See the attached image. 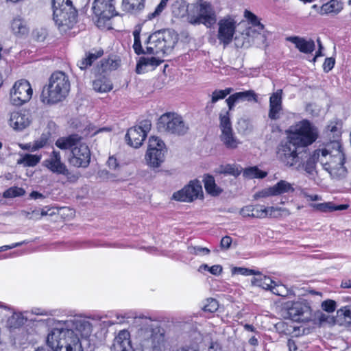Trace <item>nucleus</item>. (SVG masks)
<instances>
[{"mask_svg": "<svg viewBox=\"0 0 351 351\" xmlns=\"http://www.w3.org/2000/svg\"><path fill=\"white\" fill-rule=\"evenodd\" d=\"M76 16L71 0H53V19L61 32H66L73 27Z\"/></svg>", "mask_w": 351, "mask_h": 351, "instance_id": "423d86ee", "label": "nucleus"}, {"mask_svg": "<svg viewBox=\"0 0 351 351\" xmlns=\"http://www.w3.org/2000/svg\"><path fill=\"white\" fill-rule=\"evenodd\" d=\"M287 139L300 147L313 144L318 138L317 128L308 120L295 123L287 130Z\"/></svg>", "mask_w": 351, "mask_h": 351, "instance_id": "39448f33", "label": "nucleus"}, {"mask_svg": "<svg viewBox=\"0 0 351 351\" xmlns=\"http://www.w3.org/2000/svg\"><path fill=\"white\" fill-rule=\"evenodd\" d=\"M286 40L293 43L296 49L305 54L311 53L315 49V42L311 38L294 36L287 37Z\"/></svg>", "mask_w": 351, "mask_h": 351, "instance_id": "a878e982", "label": "nucleus"}, {"mask_svg": "<svg viewBox=\"0 0 351 351\" xmlns=\"http://www.w3.org/2000/svg\"><path fill=\"white\" fill-rule=\"evenodd\" d=\"M342 10V4L338 0H331L322 6V12L328 13H338Z\"/></svg>", "mask_w": 351, "mask_h": 351, "instance_id": "a18cd8bd", "label": "nucleus"}, {"mask_svg": "<svg viewBox=\"0 0 351 351\" xmlns=\"http://www.w3.org/2000/svg\"><path fill=\"white\" fill-rule=\"evenodd\" d=\"M145 0H123V10L129 12H136L144 8Z\"/></svg>", "mask_w": 351, "mask_h": 351, "instance_id": "79ce46f5", "label": "nucleus"}, {"mask_svg": "<svg viewBox=\"0 0 351 351\" xmlns=\"http://www.w3.org/2000/svg\"><path fill=\"white\" fill-rule=\"evenodd\" d=\"M32 121V114L25 109L11 112L8 119L9 125L15 131L23 130L29 126Z\"/></svg>", "mask_w": 351, "mask_h": 351, "instance_id": "412c9836", "label": "nucleus"}, {"mask_svg": "<svg viewBox=\"0 0 351 351\" xmlns=\"http://www.w3.org/2000/svg\"><path fill=\"white\" fill-rule=\"evenodd\" d=\"M322 309L328 313H332L336 309V302L332 300L324 301L321 305Z\"/></svg>", "mask_w": 351, "mask_h": 351, "instance_id": "bf43d9fd", "label": "nucleus"}, {"mask_svg": "<svg viewBox=\"0 0 351 351\" xmlns=\"http://www.w3.org/2000/svg\"><path fill=\"white\" fill-rule=\"evenodd\" d=\"M217 21L216 11L210 3L199 0L191 4V12L188 16V23L191 25H204L211 28Z\"/></svg>", "mask_w": 351, "mask_h": 351, "instance_id": "0eeeda50", "label": "nucleus"}, {"mask_svg": "<svg viewBox=\"0 0 351 351\" xmlns=\"http://www.w3.org/2000/svg\"><path fill=\"white\" fill-rule=\"evenodd\" d=\"M190 252L195 255H208L210 253V250L207 247H195L191 248Z\"/></svg>", "mask_w": 351, "mask_h": 351, "instance_id": "680f3d73", "label": "nucleus"}, {"mask_svg": "<svg viewBox=\"0 0 351 351\" xmlns=\"http://www.w3.org/2000/svg\"><path fill=\"white\" fill-rule=\"evenodd\" d=\"M222 267L220 265H215L209 267L206 264H202L198 268V271L202 272L204 270H208L210 274L215 276H219L222 272Z\"/></svg>", "mask_w": 351, "mask_h": 351, "instance_id": "603ef678", "label": "nucleus"}, {"mask_svg": "<svg viewBox=\"0 0 351 351\" xmlns=\"http://www.w3.org/2000/svg\"><path fill=\"white\" fill-rule=\"evenodd\" d=\"M335 65V59L332 58H326L324 64L323 68L324 70L326 72L330 71Z\"/></svg>", "mask_w": 351, "mask_h": 351, "instance_id": "69168bd1", "label": "nucleus"}, {"mask_svg": "<svg viewBox=\"0 0 351 351\" xmlns=\"http://www.w3.org/2000/svg\"><path fill=\"white\" fill-rule=\"evenodd\" d=\"M202 195L203 191L200 182L193 180L182 189L174 193L173 198L177 201L191 202Z\"/></svg>", "mask_w": 351, "mask_h": 351, "instance_id": "6ab92c4d", "label": "nucleus"}, {"mask_svg": "<svg viewBox=\"0 0 351 351\" xmlns=\"http://www.w3.org/2000/svg\"><path fill=\"white\" fill-rule=\"evenodd\" d=\"M219 308L218 302L213 298H208L205 300L202 309L205 312L214 313Z\"/></svg>", "mask_w": 351, "mask_h": 351, "instance_id": "8fccbe9b", "label": "nucleus"}, {"mask_svg": "<svg viewBox=\"0 0 351 351\" xmlns=\"http://www.w3.org/2000/svg\"><path fill=\"white\" fill-rule=\"evenodd\" d=\"M93 88L98 93H107L112 90V84L108 78L99 76L93 82Z\"/></svg>", "mask_w": 351, "mask_h": 351, "instance_id": "e433bc0d", "label": "nucleus"}, {"mask_svg": "<svg viewBox=\"0 0 351 351\" xmlns=\"http://www.w3.org/2000/svg\"><path fill=\"white\" fill-rule=\"evenodd\" d=\"M251 280V283L253 286L260 287L266 290H271L273 283V281L269 277L262 275L258 271V275H254Z\"/></svg>", "mask_w": 351, "mask_h": 351, "instance_id": "f704fd0d", "label": "nucleus"}, {"mask_svg": "<svg viewBox=\"0 0 351 351\" xmlns=\"http://www.w3.org/2000/svg\"><path fill=\"white\" fill-rule=\"evenodd\" d=\"M287 316L293 322L307 323L313 319V309L311 303L304 298L296 301H289L284 304Z\"/></svg>", "mask_w": 351, "mask_h": 351, "instance_id": "1a4fd4ad", "label": "nucleus"}, {"mask_svg": "<svg viewBox=\"0 0 351 351\" xmlns=\"http://www.w3.org/2000/svg\"><path fill=\"white\" fill-rule=\"evenodd\" d=\"M164 54L156 55L157 57H141L136 65V73L138 74L154 69L162 60L161 56Z\"/></svg>", "mask_w": 351, "mask_h": 351, "instance_id": "bb28decb", "label": "nucleus"}, {"mask_svg": "<svg viewBox=\"0 0 351 351\" xmlns=\"http://www.w3.org/2000/svg\"><path fill=\"white\" fill-rule=\"evenodd\" d=\"M112 351H132L130 340V333L125 330L120 331L114 338Z\"/></svg>", "mask_w": 351, "mask_h": 351, "instance_id": "cd10ccee", "label": "nucleus"}, {"mask_svg": "<svg viewBox=\"0 0 351 351\" xmlns=\"http://www.w3.org/2000/svg\"><path fill=\"white\" fill-rule=\"evenodd\" d=\"M264 205H247L241 208L239 213L243 217L264 218Z\"/></svg>", "mask_w": 351, "mask_h": 351, "instance_id": "c756f323", "label": "nucleus"}, {"mask_svg": "<svg viewBox=\"0 0 351 351\" xmlns=\"http://www.w3.org/2000/svg\"><path fill=\"white\" fill-rule=\"evenodd\" d=\"M321 152L322 147L317 148L315 150H314L309 155V157L302 165L306 176L310 180H314L315 182H317L316 178L317 177L316 164L317 162H319L321 164Z\"/></svg>", "mask_w": 351, "mask_h": 351, "instance_id": "5701e85b", "label": "nucleus"}, {"mask_svg": "<svg viewBox=\"0 0 351 351\" xmlns=\"http://www.w3.org/2000/svg\"><path fill=\"white\" fill-rule=\"evenodd\" d=\"M227 105L228 106V112H230V110H232L233 107L234 106L235 104L238 103V99L234 94L231 95L228 99L226 100ZM223 111H227L226 110H223Z\"/></svg>", "mask_w": 351, "mask_h": 351, "instance_id": "e2e57ef3", "label": "nucleus"}, {"mask_svg": "<svg viewBox=\"0 0 351 351\" xmlns=\"http://www.w3.org/2000/svg\"><path fill=\"white\" fill-rule=\"evenodd\" d=\"M33 90L30 84L25 80L15 82L10 91V101L13 105L21 106L29 101Z\"/></svg>", "mask_w": 351, "mask_h": 351, "instance_id": "f3484780", "label": "nucleus"}, {"mask_svg": "<svg viewBox=\"0 0 351 351\" xmlns=\"http://www.w3.org/2000/svg\"><path fill=\"white\" fill-rule=\"evenodd\" d=\"M239 102L240 101H257V96L254 90H249L243 92H238L235 93Z\"/></svg>", "mask_w": 351, "mask_h": 351, "instance_id": "de8ad7c7", "label": "nucleus"}, {"mask_svg": "<svg viewBox=\"0 0 351 351\" xmlns=\"http://www.w3.org/2000/svg\"><path fill=\"white\" fill-rule=\"evenodd\" d=\"M103 55V51L101 49L99 50H93L86 55L89 60L91 61V64L95 61L97 58L101 57Z\"/></svg>", "mask_w": 351, "mask_h": 351, "instance_id": "0e129e2a", "label": "nucleus"}, {"mask_svg": "<svg viewBox=\"0 0 351 351\" xmlns=\"http://www.w3.org/2000/svg\"><path fill=\"white\" fill-rule=\"evenodd\" d=\"M243 177L248 179H263L267 176V172L260 169L257 166L245 168L243 171Z\"/></svg>", "mask_w": 351, "mask_h": 351, "instance_id": "ea45409f", "label": "nucleus"}, {"mask_svg": "<svg viewBox=\"0 0 351 351\" xmlns=\"http://www.w3.org/2000/svg\"><path fill=\"white\" fill-rule=\"evenodd\" d=\"M80 140L81 138L78 135L74 134L60 138L56 141L55 144L60 149H71V151L72 148L75 147Z\"/></svg>", "mask_w": 351, "mask_h": 351, "instance_id": "7c9ffc66", "label": "nucleus"}, {"mask_svg": "<svg viewBox=\"0 0 351 351\" xmlns=\"http://www.w3.org/2000/svg\"><path fill=\"white\" fill-rule=\"evenodd\" d=\"M219 118L221 142L228 149L237 148L241 143L233 131L229 112L221 110Z\"/></svg>", "mask_w": 351, "mask_h": 351, "instance_id": "2eb2a0df", "label": "nucleus"}, {"mask_svg": "<svg viewBox=\"0 0 351 351\" xmlns=\"http://www.w3.org/2000/svg\"><path fill=\"white\" fill-rule=\"evenodd\" d=\"M246 21L240 23L242 26H250L254 29L264 31L265 26L263 25L259 19L252 12L245 10L243 14Z\"/></svg>", "mask_w": 351, "mask_h": 351, "instance_id": "2f4dec72", "label": "nucleus"}, {"mask_svg": "<svg viewBox=\"0 0 351 351\" xmlns=\"http://www.w3.org/2000/svg\"><path fill=\"white\" fill-rule=\"evenodd\" d=\"M10 29L16 36H22L28 32L26 23L21 17H15L12 19L10 23Z\"/></svg>", "mask_w": 351, "mask_h": 351, "instance_id": "473e14b6", "label": "nucleus"}, {"mask_svg": "<svg viewBox=\"0 0 351 351\" xmlns=\"http://www.w3.org/2000/svg\"><path fill=\"white\" fill-rule=\"evenodd\" d=\"M158 128L160 132L178 135L185 134L189 129L182 117L175 112L161 115L158 121Z\"/></svg>", "mask_w": 351, "mask_h": 351, "instance_id": "4468645a", "label": "nucleus"}, {"mask_svg": "<svg viewBox=\"0 0 351 351\" xmlns=\"http://www.w3.org/2000/svg\"><path fill=\"white\" fill-rule=\"evenodd\" d=\"M232 274H240L242 276H251V275H258V271L250 269L245 267H233L232 269Z\"/></svg>", "mask_w": 351, "mask_h": 351, "instance_id": "6e6d98bb", "label": "nucleus"}, {"mask_svg": "<svg viewBox=\"0 0 351 351\" xmlns=\"http://www.w3.org/2000/svg\"><path fill=\"white\" fill-rule=\"evenodd\" d=\"M310 322L319 326L324 324H333L335 323V318L330 315H326L322 311L313 312V319Z\"/></svg>", "mask_w": 351, "mask_h": 351, "instance_id": "58836bf2", "label": "nucleus"}, {"mask_svg": "<svg viewBox=\"0 0 351 351\" xmlns=\"http://www.w3.org/2000/svg\"><path fill=\"white\" fill-rule=\"evenodd\" d=\"M49 139V134H43L39 138L35 140L32 145H29L31 152H35L44 147L48 143Z\"/></svg>", "mask_w": 351, "mask_h": 351, "instance_id": "49530a36", "label": "nucleus"}, {"mask_svg": "<svg viewBox=\"0 0 351 351\" xmlns=\"http://www.w3.org/2000/svg\"><path fill=\"white\" fill-rule=\"evenodd\" d=\"M321 156V165L331 178L341 180L346 177L345 154L339 141H332L322 147Z\"/></svg>", "mask_w": 351, "mask_h": 351, "instance_id": "f03ea898", "label": "nucleus"}, {"mask_svg": "<svg viewBox=\"0 0 351 351\" xmlns=\"http://www.w3.org/2000/svg\"><path fill=\"white\" fill-rule=\"evenodd\" d=\"M298 145H293L290 141L282 143L277 152L278 158L286 167H295L298 162Z\"/></svg>", "mask_w": 351, "mask_h": 351, "instance_id": "aec40b11", "label": "nucleus"}, {"mask_svg": "<svg viewBox=\"0 0 351 351\" xmlns=\"http://www.w3.org/2000/svg\"><path fill=\"white\" fill-rule=\"evenodd\" d=\"M171 14L177 19L185 18L188 22V16L191 12V4L184 0L176 1L171 6Z\"/></svg>", "mask_w": 351, "mask_h": 351, "instance_id": "c85d7f7f", "label": "nucleus"}, {"mask_svg": "<svg viewBox=\"0 0 351 351\" xmlns=\"http://www.w3.org/2000/svg\"><path fill=\"white\" fill-rule=\"evenodd\" d=\"M70 86L69 77L64 72H54L51 75L48 84L43 88L40 100L47 105L58 104L66 97Z\"/></svg>", "mask_w": 351, "mask_h": 351, "instance_id": "7ed1b4c3", "label": "nucleus"}, {"mask_svg": "<svg viewBox=\"0 0 351 351\" xmlns=\"http://www.w3.org/2000/svg\"><path fill=\"white\" fill-rule=\"evenodd\" d=\"M90 161V151L87 145L81 140L72 148L69 162L75 167H86Z\"/></svg>", "mask_w": 351, "mask_h": 351, "instance_id": "a211bd4d", "label": "nucleus"}, {"mask_svg": "<svg viewBox=\"0 0 351 351\" xmlns=\"http://www.w3.org/2000/svg\"><path fill=\"white\" fill-rule=\"evenodd\" d=\"M217 25V38L220 43L226 47L232 41L234 42V36L241 26L240 23H238L237 16L227 14L223 16L219 20Z\"/></svg>", "mask_w": 351, "mask_h": 351, "instance_id": "ddd939ff", "label": "nucleus"}, {"mask_svg": "<svg viewBox=\"0 0 351 351\" xmlns=\"http://www.w3.org/2000/svg\"><path fill=\"white\" fill-rule=\"evenodd\" d=\"M8 323L10 327L17 328L24 324V318L19 313H13L8 319Z\"/></svg>", "mask_w": 351, "mask_h": 351, "instance_id": "864d4df0", "label": "nucleus"}, {"mask_svg": "<svg viewBox=\"0 0 351 351\" xmlns=\"http://www.w3.org/2000/svg\"><path fill=\"white\" fill-rule=\"evenodd\" d=\"M311 206L321 212H331L335 210H342L347 209L349 206L348 204H341L336 206L332 202H324L319 204H312Z\"/></svg>", "mask_w": 351, "mask_h": 351, "instance_id": "c9c22d12", "label": "nucleus"}, {"mask_svg": "<svg viewBox=\"0 0 351 351\" xmlns=\"http://www.w3.org/2000/svg\"><path fill=\"white\" fill-rule=\"evenodd\" d=\"M210 97V102L208 104V106H209V104L213 105L214 104L217 102L219 100L224 99L222 91H221V90H215L211 93ZM210 107L213 108V106H211Z\"/></svg>", "mask_w": 351, "mask_h": 351, "instance_id": "052dcab7", "label": "nucleus"}, {"mask_svg": "<svg viewBox=\"0 0 351 351\" xmlns=\"http://www.w3.org/2000/svg\"><path fill=\"white\" fill-rule=\"evenodd\" d=\"M61 324L62 327L73 326L82 337H88L92 332V326L90 322L82 318L74 317Z\"/></svg>", "mask_w": 351, "mask_h": 351, "instance_id": "393cba45", "label": "nucleus"}, {"mask_svg": "<svg viewBox=\"0 0 351 351\" xmlns=\"http://www.w3.org/2000/svg\"><path fill=\"white\" fill-rule=\"evenodd\" d=\"M152 320L146 317H135V324L141 326V335H143V328L147 335L142 342V346L151 351H162L165 350V341L163 333L159 329L151 328Z\"/></svg>", "mask_w": 351, "mask_h": 351, "instance_id": "6e6552de", "label": "nucleus"}, {"mask_svg": "<svg viewBox=\"0 0 351 351\" xmlns=\"http://www.w3.org/2000/svg\"><path fill=\"white\" fill-rule=\"evenodd\" d=\"M290 211L286 208L264 206V218H278L289 216Z\"/></svg>", "mask_w": 351, "mask_h": 351, "instance_id": "72a5a7b5", "label": "nucleus"}, {"mask_svg": "<svg viewBox=\"0 0 351 351\" xmlns=\"http://www.w3.org/2000/svg\"><path fill=\"white\" fill-rule=\"evenodd\" d=\"M40 160L41 155L26 154L18 160L17 163L25 167H34Z\"/></svg>", "mask_w": 351, "mask_h": 351, "instance_id": "c03bdc74", "label": "nucleus"}, {"mask_svg": "<svg viewBox=\"0 0 351 351\" xmlns=\"http://www.w3.org/2000/svg\"><path fill=\"white\" fill-rule=\"evenodd\" d=\"M47 343L53 351H83L78 335L62 327L61 322L49 332Z\"/></svg>", "mask_w": 351, "mask_h": 351, "instance_id": "20e7f679", "label": "nucleus"}, {"mask_svg": "<svg viewBox=\"0 0 351 351\" xmlns=\"http://www.w3.org/2000/svg\"><path fill=\"white\" fill-rule=\"evenodd\" d=\"M167 148L164 141L159 137L152 136L149 138L145 160L151 168H158L164 162Z\"/></svg>", "mask_w": 351, "mask_h": 351, "instance_id": "9b49d317", "label": "nucleus"}, {"mask_svg": "<svg viewBox=\"0 0 351 351\" xmlns=\"http://www.w3.org/2000/svg\"><path fill=\"white\" fill-rule=\"evenodd\" d=\"M43 166L53 173L68 176L69 174L66 165L62 161L60 152L56 150H53L43 161Z\"/></svg>", "mask_w": 351, "mask_h": 351, "instance_id": "4be33fe9", "label": "nucleus"}, {"mask_svg": "<svg viewBox=\"0 0 351 351\" xmlns=\"http://www.w3.org/2000/svg\"><path fill=\"white\" fill-rule=\"evenodd\" d=\"M91 64H92L91 61L89 60V58L87 57V56H86V58L82 59L81 60H80L77 62V66L82 70L86 69L88 66H90Z\"/></svg>", "mask_w": 351, "mask_h": 351, "instance_id": "338daca9", "label": "nucleus"}, {"mask_svg": "<svg viewBox=\"0 0 351 351\" xmlns=\"http://www.w3.org/2000/svg\"><path fill=\"white\" fill-rule=\"evenodd\" d=\"M276 196L274 192V189L272 186L267 187L262 189L260 191H258L254 195V199H258L259 198H266L268 197Z\"/></svg>", "mask_w": 351, "mask_h": 351, "instance_id": "4d7b16f0", "label": "nucleus"}, {"mask_svg": "<svg viewBox=\"0 0 351 351\" xmlns=\"http://www.w3.org/2000/svg\"><path fill=\"white\" fill-rule=\"evenodd\" d=\"M168 1L169 0H161L155 10L147 15V19L152 20V19L159 16L166 7Z\"/></svg>", "mask_w": 351, "mask_h": 351, "instance_id": "13d9d810", "label": "nucleus"}, {"mask_svg": "<svg viewBox=\"0 0 351 351\" xmlns=\"http://www.w3.org/2000/svg\"><path fill=\"white\" fill-rule=\"evenodd\" d=\"M115 0H95L93 10L96 25L101 29L111 28V19L115 15Z\"/></svg>", "mask_w": 351, "mask_h": 351, "instance_id": "f8f14e48", "label": "nucleus"}, {"mask_svg": "<svg viewBox=\"0 0 351 351\" xmlns=\"http://www.w3.org/2000/svg\"><path fill=\"white\" fill-rule=\"evenodd\" d=\"M140 32V29H136L133 32V49L137 54H167L171 51L175 45V36L170 31L163 30L158 31L150 35L145 42V48H143L141 42Z\"/></svg>", "mask_w": 351, "mask_h": 351, "instance_id": "f257e3e1", "label": "nucleus"}, {"mask_svg": "<svg viewBox=\"0 0 351 351\" xmlns=\"http://www.w3.org/2000/svg\"><path fill=\"white\" fill-rule=\"evenodd\" d=\"M270 291L274 294L284 298H291L295 295V293L291 289H289L285 285L280 283H276V282L273 283Z\"/></svg>", "mask_w": 351, "mask_h": 351, "instance_id": "a19ab883", "label": "nucleus"}, {"mask_svg": "<svg viewBox=\"0 0 351 351\" xmlns=\"http://www.w3.org/2000/svg\"><path fill=\"white\" fill-rule=\"evenodd\" d=\"M337 316L342 317L344 322L348 324H351V306H346L337 311Z\"/></svg>", "mask_w": 351, "mask_h": 351, "instance_id": "5fc2aeb1", "label": "nucleus"}, {"mask_svg": "<svg viewBox=\"0 0 351 351\" xmlns=\"http://www.w3.org/2000/svg\"><path fill=\"white\" fill-rule=\"evenodd\" d=\"M25 194V190L21 187L14 186L8 189L3 193V197L5 198H12L22 196Z\"/></svg>", "mask_w": 351, "mask_h": 351, "instance_id": "3c124183", "label": "nucleus"}, {"mask_svg": "<svg viewBox=\"0 0 351 351\" xmlns=\"http://www.w3.org/2000/svg\"><path fill=\"white\" fill-rule=\"evenodd\" d=\"M204 188L206 192L213 196L219 195L222 190L215 184V179L210 176L204 178Z\"/></svg>", "mask_w": 351, "mask_h": 351, "instance_id": "37998d69", "label": "nucleus"}, {"mask_svg": "<svg viewBox=\"0 0 351 351\" xmlns=\"http://www.w3.org/2000/svg\"><path fill=\"white\" fill-rule=\"evenodd\" d=\"M232 243V239L228 236L223 237L221 240V247L225 250L228 249Z\"/></svg>", "mask_w": 351, "mask_h": 351, "instance_id": "774afa93", "label": "nucleus"}, {"mask_svg": "<svg viewBox=\"0 0 351 351\" xmlns=\"http://www.w3.org/2000/svg\"><path fill=\"white\" fill-rule=\"evenodd\" d=\"M265 40L264 31L250 26L241 25L234 36V45L237 48H249L254 45H264Z\"/></svg>", "mask_w": 351, "mask_h": 351, "instance_id": "9d476101", "label": "nucleus"}, {"mask_svg": "<svg viewBox=\"0 0 351 351\" xmlns=\"http://www.w3.org/2000/svg\"><path fill=\"white\" fill-rule=\"evenodd\" d=\"M220 173L237 177L241 173V168L236 165L228 164L224 166H221Z\"/></svg>", "mask_w": 351, "mask_h": 351, "instance_id": "09e8293b", "label": "nucleus"}, {"mask_svg": "<svg viewBox=\"0 0 351 351\" xmlns=\"http://www.w3.org/2000/svg\"><path fill=\"white\" fill-rule=\"evenodd\" d=\"M282 90H277L269 97V117L272 120L278 119L282 110Z\"/></svg>", "mask_w": 351, "mask_h": 351, "instance_id": "b1692460", "label": "nucleus"}, {"mask_svg": "<svg viewBox=\"0 0 351 351\" xmlns=\"http://www.w3.org/2000/svg\"><path fill=\"white\" fill-rule=\"evenodd\" d=\"M272 187L276 196L284 193H291L295 191L293 184L285 180H280L276 184L273 185Z\"/></svg>", "mask_w": 351, "mask_h": 351, "instance_id": "4c0bfd02", "label": "nucleus"}, {"mask_svg": "<svg viewBox=\"0 0 351 351\" xmlns=\"http://www.w3.org/2000/svg\"><path fill=\"white\" fill-rule=\"evenodd\" d=\"M152 127L149 120L141 121L138 125L130 128L126 134L128 143L135 148L140 147Z\"/></svg>", "mask_w": 351, "mask_h": 351, "instance_id": "dca6fc26", "label": "nucleus"}]
</instances>
